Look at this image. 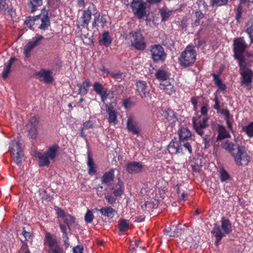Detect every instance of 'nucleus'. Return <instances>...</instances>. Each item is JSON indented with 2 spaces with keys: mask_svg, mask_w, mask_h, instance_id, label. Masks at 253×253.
I'll use <instances>...</instances> for the list:
<instances>
[{
  "mask_svg": "<svg viewBox=\"0 0 253 253\" xmlns=\"http://www.w3.org/2000/svg\"><path fill=\"white\" fill-rule=\"evenodd\" d=\"M16 60V58L11 57L7 63L4 64V68L1 73V76L4 79H6L7 78L10 72L12 65L13 63Z\"/></svg>",
  "mask_w": 253,
  "mask_h": 253,
  "instance_id": "33",
  "label": "nucleus"
},
{
  "mask_svg": "<svg viewBox=\"0 0 253 253\" xmlns=\"http://www.w3.org/2000/svg\"><path fill=\"white\" fill-rule=\"evenodd\" d=\"M203 141L204 144V148L208 149L210 146L211 140L208 135H206L203 137Z\"/></svg>",
  "mask_w": 253,
  "mask_h": 253,
  "instance_id": "59",
  "label": "nucleus"
},
{
  "mask_svg": "<svg viewBox=\"0 0 253 253\" xmlns=\"http://www.w3.org/2000/svg\"><path fill=\"white\" fill-rule=\"evenodd\" d=\"M187 27V18L186 17L182 18L181 20L180 21V24L178 26V28L180 29L186 30Z\"/></svg>",
  "mask_w": 253,
  "mask_h": 253,
  "instance_id": "52",
  "label": "nucleus"
},
{
  "mask_svg": "<svg viewBox=\"0 0 253 253\" xmlns=\"http://www.w3.org/2000/svg\"><path fill=\"white\" fill-rule=\"evenodd\" d=\"M208 117H203L200 118L199 120H193V127L195 131L200 136H203L204 134V130L209 126Z\"/></svg>",
  "mask_w": 253,
  "mask_h": 253,
  "instance_id": "14",
  "label": "nucleus"
},
{
  "mask_svg": "<svg viewBox=\"0 0 253 253\" xmlns=\"http://www.w3.org/2000/svg\"><path fill=\"white\" fill-rule=\"evenodd\" d=\"M36 157L38 159L39 164L40 167H48L49 166L50 159L44 153H38L36 154Z\"/></svg>",
  "mask_w": 253,
  "mask_h": 253,
  "instance_id": "32",
  "label": "nucleus"
},
{
  "mask_svg": "<svg viewBox=\"0 0 253 253\" xmlns=\"http://www.w3.org/2000/svg\"><path fill=\"white\" fill-rule=\"evenodd\" d=\"M227 125L228 128L232 132L233 131V128L232 126L233 119L231 117L229 118L227 120H225Z\"/></svg>",
  "mask_w": 253,
  "mask_h": 253,
  "instance_id": "63",
  "label": "nucleus"
},
{
  "mask_svg": "<svg viewBox=\"0 0 253 253\" xmlns=\"http://www.w3.org/2000/svg\"><path fill=\"white\" fill-rule=\"evenodd\" d=\"M54 210L58 218H62L64 223L69 229H71V226L75 222L76 218L65 212L64 210L58 207H55Z\"/></svg>",
  "mask_w": 253,
  "mask_h": 253,
  "instance_id": "13",
  "label": "nucleus"
},
{
  "mask_svg": "<svg viewBox=\"0 0 253 253\" xmlns=\"http://www.w3.org/2000/svg\"><path fill=\"white\" fill-rule=\"evenodd\" d=\"M249 36L250 40V44L253 43V23L249 26L245 31Z\"/></svg>",
  "mask_w": 253,
  "mask_h": 253,
  "instance_id": "50",
  "label": "nucleus"
},
{
  "mask_svg": "<svg viewBox=\"0 0 253 253\" xmlns=\"http://www.w3.org/2000/svg\"><path fill=\"white\" fill-rule=\"evenodd\" d=\"M94 218V215L92 212L88 210L84 216V220L86 223H91Z\"/></svg>",
  "mask_w": 253,
  "mask_h": 253,
  "instance_id": "51",
  "label": "nucleus"
},
{
  "mask_svg": "<svg viewBox=\"0 0 253 253\" xmlns=\"http://www.w3.org/2000/svg\"><path fill=\"white\" fill-rule=\"evenodd\" d=\"M98 211L102 215H104V216L111 218H112L117 213V211L111 207L102 208L98 210Z\"/></svg>",
  "mask_w": 253,
  "mask_h": 253,
  "instance_id": "29",
  "label": "nucleus"
},
{
  "mask_svg": "<svg viewBox=\"0 0 253 253\" xmlns=\"http://www.w3.org/2000/svg\"><path fill=\"white\" fill-rule=\"evenodd\" d=\"M93 124L92 121L89 120L84 123L83 124V126L82 127L83 128V129H84L85 130H86L93 128Z\"/></svg>",
  "mask_w": 253,
  "mask_h": 253,
  "instance_id": "56",
  "label": "nucleus"
},
{
  "mask_svg": "<svg viewBox=\"0 0 253 253\" xmlns=\"http://www.w3.org/2000/svg\"><path fill=\"white\" fill-rule=\"evenodd\" d=\"M209 111L208 105L207 104H203L201 108V113L204 117H207L208 112Z\"/></svg>",
  "mask_w": 253,
  "mask_h": 253,
  "instance_id": "60",
  "label": "nucleus"
},
{
  "mask_svg": "<svg viewBox=\"0 0 253 253\" xmlns=\"http://www.w3.org/2000/svg\"><path fill=\"white\" fill-rule=\"evenodd\" d=\"M197 51L195 46L192 44H188L178 58L180 65L184 68L192 66L196 61Z\"/></svg>",
  "mask_w": 253,
  "mask_h": 253,
  "instance_id": "2",
  "label": "nucleus"
},
{
  "mask_svg": "<svg viewBox=\"0 0 253 253\" xmlns=\"http://www.w3.org/2000/svg\"><path fill=\"white\" fill-rule=\"evenodd\" d=\"M171 74L168 70L159 69L156 71L155 76L157 79L161 82H165L169 80Z\"/></svg>",
  "mask_w": 253,
  "mask_h": 253,
  "instance_id": "24",
  "label": "nucleus"
},
{
  "mask_svg": "<svg viewBox=\"0 0 253 253\" xmlns=\"http://www.w3.org/2000/svg\"><path fill=\"white\" fill-rule=\"evenodd\" d=\"M106 111L108 114V121L109 123H117V112L115 111L113 107H108Z\"/></svg>",
  "mask_w": 253,
  "mask_h": 253,
  "instance_id": "34",
  "label": "nucleus"
},
{
  "mask_svg": "<svg viewBox=\"0 0 253 253\" xmlns=\"http://www.w3.org/2000/svg\"><path fill=\"white\" fill-rule=\"evenodd\" d=\"M221 227L222 232L219 226L213 228L211 231L212 234H214L215 237V244L218 245L222 238L225 236V234H229L232 231V226L231 221L229 219L222 217L221 219Z\"/></svg>",
  "mask_w": 253,
  "mask_h": 253,
  "instance_id": "6",
  "label": "nucleus"
},
{
  "mask_svg": "<svg viewBox=\"0 0 253 253\" xmlns=\"http://www.w3.org/2000/svg\"><path fill=\"white\" fill-rule=\"evenodd\" d=\"M143 169V166L141 162L132 161L128 162L126 165V170L130 174L139 173Z\"/></svg>",
  "mask_w": 253,
  "mask_h": 253,
  "instance_id": "18",
  "label": "nucleus"
},
{
  "mask_svg": "<svg viewBox=\"0 0 253 253\" xmlns=\"http://www.w3.org/2000/svg\"><path fill=\"white\" fill-rule=\"evenodd\" d=\"M112 42L111 37L110 35L109 32L105 31L103 33L101 38L99 40V43L100 45H104L106 47L109 46Z\"/></svg>",
  "mask_w": 253,
  "mask_h": 253,
  "instance_id": "31",
  "label": "nucleus"
},
{
  "mask_svg": "<svg viewBox=\"0 0 253 253\" xmlns=\"http://www.w3.org/2000/svg\"><path fill=\"white\" fill-rule=\"evenodd\" d=\"M115 179V169H111L109 170L106 171L101 177L102 184L110 186L114 181Z\"/></svg>",
  "mask_w": 253,
  "mask_h": 253,
  "instance_id": "20",
  "label": "nucleus"
},
{
  "mask_svg": "<svg viewBox=\"0 0 253 253\" xmlns=\"http://www.w3.org/2000/svg\"><path fill=\"white\" fill-rule=\"evenodd\" d=\"M39 194L40 199L42 201H50L52 199V197L44 189H40L39 190Z\"/></svg>",
  "mask_w": 253,
  "mask_h": 253,
  "instance_id": "43",
  "label": "nucleus"
},
{
  "mask_svg": "<svg viewBox=\"0 0 253 253\" xmlns=\"http://www.w3.org/2000/svg\"><path fill=\"white\" fill-rule=\"evenodd\" d=\"M92 10L97 11L96 6L93 3H91L86 9L83 11L82 15L80 18V21H79V24H77L78 29H88V24L92 17Z\"/></svg>",
  "mask_w": 253,
  "mask_h": 253,
  "instance_id": "10",
  "label": "nucleus"
},
{
  "mask_svg": "<svg viewBox=\"0 0 253 253\" xmlns=\"http://www.w3.org/2000/svg\"><path fill=\"white\" fill-rule=\"evenodd\" d=\"M113 194L116 197L121 196L124 191V183L120 178H118V182L111 188Z\"/></svg>",
  "mask_w": 253,
  "mask_h": 253,
  "instance_id": "26",
  "label": "nucleus"
},
{
  "mask_svg": "<svg viewBox=\"0 0 253 253\" xmlns=\"http://www.w3.org/2000/svg\"><path fill=\"white\" fill-rule=\"evenodd\" d=\"M230 178V176L228 172L223 168L220 171V179L221 182H224Z\"/></svg>",
  "mask_w": 253,
  "mask_h": 253,
  "instance_id": "47",
  "label": "nucleus"
},
{
  "mask_svg": "<svg viewBox=\"0 0 253 253\" xmlns=\"http://www.w3.org/2000/svg\"><path fill=\"white\" fill-rule=\"evenodd\" d=\"M241 75L240 83L242 85L250 86L253 78V71L247 67V62H244L238 63Z\"/></svg>",
  "mask_w": 253,
  "mask_h": 253,
  "instance_id": "8",
  "label": "nucleus"
},
{
  "mask_svg": "<svg viewBox=\"0 0 253 253\" xmlns=\"http://www.w3.org/2000/svg\"><path fill=\"white\" fill-rule=\"evenodd\" d=\"M234 10L235 12V19L237 22H240L244 11L246 10V9H244L237 6Z\"/></svg>",
  "mask_w": 253,
  "mask_h": 253,
  "instance_id": "44",
  "label": "nucleus"
},
{
  "mask_svg": "<svg viewBox=\"0 0 253 253\" xmlns=\"http://www.w3.org/2000/svg\"><path fill=\"white\" fill-rule=\"evenodd\" d=\"M93 15L94 18L92 22V28H97L98 23H100L102 27L106 25L107 21L104 15H101L100 13L97 12L94 14Z\"/></svg>",
  "mask_w": 253,
  "mask_h": 253,
  "instance_id": "23",
  "label": "nucleus"
},
{
  "mask_svg": "<svg viewBox=\"0 0 253 253\" xmlns=\"http://www.w3.org/2000/svg\"><path fill=\"white\" fill-rule=\"evenodd\" d=\"M172 11L169 10L167 8H162L160 9V13L162 21H167L172 14Z\"/></svg>",
  "mask_w": 253,
  "mask_h": 253,
  "instance_id": "39",
  "label": "nucleus"
},
{
  "mask_svg": "<svg viewBox=\"0 0 253 253\" xmlns=\"http://www.w3.org/2000/svg\"><path fill=\"white\" fill-rule=\"evenodd\" d=\"M41 21L42 24L39 27L40 29L45 30L50 26V20L48 16L47 11H46L45 13H43L42 17L41 18Z\"/></svg>",
  "mask_w": 253,
  "mask_h": 253,
  "instance_id": "36",
  "label": "nucleus"
},
{
  "mask_svg": "<svg viewBox=\"0 0 253 253\" xmlns=\"http://www.w3.org/2000/svg\"><path fill=\"white\" fill-rule=\"evenodd\" d=\"M136 91L138 94L142 97H146L147 94L149 93L147 89V83L145 81H137L136 82Z\"/></svg>",
  "mask_w": 253,
  "mask_h": 253,
  "instance_id": "21",
  "label": "nucleus"
},
{
  "mask_svg": "<svg viewBox=\"0 0 253 253\" xmlns=\"http://www.w3.org/2000/svg\"><path fill=\"white\" fill-rule=\"evenodd\" d=\"M250 2L249 0H239V3L237 5V6L246 9V7H248L250 5Z\"/></svg>",
  "mask_w": 253,
  "mask_h": 253,
  "instance_id": "53",
  "label": "nucleus"
},
{
  "mask_svg": "<svg viewBox=\"0 0 253 253\" xmlns=\"http://www.w3.org/2000/svg\"><path fill=\"white\" fill-rule=\"evenodd\" d=\"M42 0H30L28 5L30 9L31 12L34 13L37 10V8L42 5Z\"/></svg>",
  "mask_w": 253,
  "mask_h": 253,
  "instance_id": "38",
  "label": "nucleus"
},
{
  "mask_svg": "<svg viewBox=\"0 0 253 253\" xmlns=\"http://www.w3.org/2000/svg\"><path fill=\"white\" fill-rule=\"evenodd\" d=\"M84 248L82 245H77L73 248V253H84Z\"/></svg>",
  "mask_w": 253,
  "mask_h": 253,
  "instance_id": "64",
  "label": "nucleus"
},
{
  "mask_svg": "<svg viewBox=\"0 0 253 253\" xmlns=\"http://www.w3.org/2000/svg\"><path fill=\"white\" fill-rule=\"evenodd\" d=\"M39 124V117L37 116H34L30 119L28 126H30L31 127L37 128Z\"/></svg>",
  "mask_w": 253,
  "mask_h": 253,
  "instance_id": "48",
  "label": "nucleus"
},
{
  "mask_svg": "<svg viewBox=\"0 0 253 253\" xmlns=\"http://www.w3.org/2000/svg\"><path fill=\"white\" fill-rule=\"evenodd\" d=\"M11 8L9 7L6 0H0V13L4 14L7 11L10 12Z\"/></svg>",
  "mask_w": 253,
  "mask_h": 253,
  "instance_id": "41",
  "label": "nucleus"
},
{
  "mask_svg": "<svg viewBox=\"0 0 253 253\" xmlns=\"http://www.w3.org/2000/svg\"><path fill=\"white\" fill-rule=\"evenodd\" d=\"M87 154V165L88 167V173L89 174H94L97 172V167L92 158L90 152L88 151Z\"/></svg>",
  "mask_w": 253,
  "mask_h": 253,
  "instance_id": "28",
  "label": "nucleus"
},
{
  "mask_svg": "<svg viewBox=\"0 0 253 253\" xmlns=\"http://www.w3.org/2000/svg\"><path fill=\"white\" fill-rule=\"evenodd\" d=\"M130 7L134 15L138 19H141L146 14V3L143 0H132Z\"/></svg>",
  "mask_w": 253,
  "mask_h": 253,
  "instance_id": "12",
  "label": "nucleus"
},
{
  "mask_svg": "<svg viewBox=\"0 0 253 253\" xmlns=\"http://www.w3.org/2000/svg\"><path fill=\"white\" fill-rule=\"evenodd\" d=\"M242 130L250 138L253 137V122H250L248 125L243 127Z\"/></svg>",
  "mask_w": 253,
  "mask_h": 253,
  "instance_id": "40",
  "label": "nucleus"
},
{
  "mask_svg": "<svg viewBox=\"0 0 253 253\" xmlns=\"http://www.w3.org/2000/svg\"><path fill=\"white\" fill-rule=\"evenodd\" d=\"M21 234L24 236V239H21V241L22 243V246H24V245H27V242L31 239V237L32 236V234L30 232H27L25 230V228L23 229V231L22 232Z\"/></svg>",
  "mask_w": 253,
  "mask_h": 253,
  "instance_id": "45",
  "label": "nucleus"
},
{
  "mask_svg": "<svg viewBox=\"0 0 253 253\" xmlns=\"http://www.w3.org/2000/svg\"><path fill=\"white\" fill-rule=\"evenodd\" d=\"M250 45L246 42L243 37L236 38L233 40V57L237 61L238 63L246 62L244 54Z\"/></svg>",
  "mask_w": 253,
  "mask_h": 253,
  "instance_id": "3",
  "label": "nucleus"
},
{
  "mask_svg": "<svg viewBox=\"0 0 253 253\" xmlns=\"http://www.w3.org/2000/svg\"><path fill=\"white\" fill-rule=\"evenodd\" d=\"M118 227L120 231L126 232L129 228V223L126 219H120L118 221Z\"/></svg>",
  "mask_w": 253,
  "mask_h": 253,
  "instance_id": "42",
  "label": "nucleus"
},
{
  "mask_svg": "<svg viewBox=\"0 0 253 253\" xmlns=\"http://www.w3.org/2000/svg\"><path fill=\"white\" fill-rule=\"evenodd\" d=\"M108 74L112 78L118 82H121L123 79V73L121 72H108Z\"/></svg>",
  "mask_w": 253,
  "mask_h": 253,
  "instance_id": "46",
  "label": "nucleus"
},
{
  "mask_svg": "<svg viewBox=\"0 0 253 253\" xmlns=\"http://www.w3.org/2000/svg\"><path fill=\"white\" fill-rule=\"evenodd\" d=\"M91 85V83L88 79H86L82 83L78 84L77 86L79 87L78 94L84 96L88 93L89 87Z\"/></svg>",
  "mask_w": 253,
  "mask_h": 253,
  "instance_id": "25",
  "label": "nucleus"
},
{
  "mask_svg": "<svg viewBox=\"0 0 253 253\" xmlns=\"http://www.w3.org/2000/svg\"><path fill=\"white\" fill-rule=\"evenodd\" d=\"M109 95V91H108L107 89L103 90L102 92L101 93V94H99V95L101 97V100L102 102H105V101L107 100Z\"/></svg>",
  "mask_w": 253,
  "mask_h": 253,
  "instance_id": "57",
  "label": "nucleus"
},
{
  "mask_svg": "<svg viewBox=\"0 0 253 253\" xmlns=\"http://www.w3.org/2000/svg\"><path fill=\"white\" fill-rule=\"evenodd\" d=\"M93 89L97 94H101L103 90V85L98 82H95L93 85Z\"/></svg>",
  "mask_w": 253,
  "mask_h": 253,
  "instance_id": "49",
  "label": "nucleus"
},
{
  "mask_svg": "<svg viewBox=\"0 0 253 253\" xmlns=\"http://www.w3.org/2000/svg\"><path fill=\"white\" fill-rule=\"evenodd\" d=\"M9 151L16 164L20 165L23 157L21 143L18 141H11L9 144Z\"/></svg>",
  "mask_w": 253,
  "mask_h": 253,
  "instance_id": "11",
  "label": "nucleus"
},
{
  "mask_svg": "<svg viewBox=\"0 0 253 253\" xmlns=\"http://www.w3.org/2000/svg\"><path fill=\"white\" fill-rule=\"evenodd\" d=\"M160 88L169 95H172L175 92L173 85L169 81L161 82Z\"/></svg>",
  "mask_w": 253,
  "mask_h": 253,
  "instance_id": "30",
  "label": "nucleus"
},
{
  "mask_svg": "<svg viewBox=\"0 0 253 253\" xmlns=\"http://www.w3.org/2000/svg\"><path fill=\"white\" fill-rule=\"evenodd\" d=\"M40 14L33 17L28 16L26 17V20L24 21V24L28 27L29 29L33 30V27L35 24V21L40 19Z\"/></svg>",
  "mask_w": 253,
  "mask_h": 253,
  "instance_id": "37",
  "label": "nucleus"
},
{
  "mask_svg": "<svg viewBox=\"0 0 253 253\" xmlns=\"http://www.w3.org/2000/svg\"><path fill=\"white\" fill-rule=\"evenodd\" d=\"M28 133L31 138H35L37 134V129L36 127H31L28 129Z\"/></svg>",
  "mask_w": 253,
  "mask_h": 253,
  "instance_id": "55",
  "label": "nucleus"
},
{
  "mask_svg": "<svg viewBox=\"0 0 253 253\" xmlns=\"http://www.w3.org/2000/svg\"><path fill=\"white\" fill-rule=\"evenodd\" d=\"M43 244L48 247V253H64V250L58 242L56 236L50 232L45 234Z\"/></svg>",
  "mask_w": 253,
  "mask_h": 253,
  "instance_id": "7",
  "label": "nucleus"
},
{
  "mask_svg": "<svg viewBox=\"0 0 253 253\" xmlns=\"http://www.w3.org/2000/svg\"><path fill=\"white\" fill-rule=\"evenodd\" d=\"M168 151L171 155L181 156L187 153L191 155L192 148L189 143H182L179 140H172L167 147Z\"/></svg>",
  "mask_w": 253,
  "mask_h": 253,
  "instance_id": "4",
  "label": "nucleus"
},
{
  "mask_svg": "<svg viewBox=\"0 0 253 253\" xmlns=\"http://www.w3.org/2000/svg\"><path fill=\"white\" fill-rule=\"evenodd\" d=\"M59 146L57 144H54L50 147L44 153L48 157L50 160H54L57 155Z\"/></svg>",
  "mask_w": 253,
  "mask_h": 253,
  "instance_id": "35",
  "label": "nucleus"
},
{
  "mask_svg": "<svg viewBox=\"0 0 253 253\" xmlns=\"http://www.w3.org/2000/svg\"><path fill=\"white\" fill-rule=\"evenodd\" d=\"M216 141H221L225 138L231 137L229 132L226 130L225 126L222 125H218Z\"/></svg>",
  "mask_w": 253,
  "mask_h": 253,
  "instance_id": "27",
  "label": "nucleus"
},
{
  "mask_svg": "<svg viewBox=\"0 0 253 253\" xmlns=\"http://www.w3.org/2000/svg\"><path fill=\"white\" fill-rule=\"evenodd\" d=\"M52 71L50 70H45L42 68L39 71L35 73V76L40 81H44L46 83H51L53 81V78L52 76Z\"/></svg>",
  "mask_w": 253,
  "mask_h": 253,
  "instance_id": "17",
  "label": "nucleus"
},
{
  "mask_svg": "<svg viewBox=\"0 0 253 253\" xmlns=\"http://www.w3.org/2000/svg\"><path fill=\"white\" fill-rule=\"evenodd\" d=\"M42 35H37L33 38L32 40L29 41L24 46V54L26 57L29 58L31 56L32 50L37 46L40 44L41 41L43 39Z\"/></svg>",
  "mask_w": 253,
  "mask_h": 253,
  "instance_id": "15",
  "label": "nucleus"
},
{
  "mask_svg": "<svg viewBox=\"0 0 253 253\" xmlns=\"http://www.w3.org/2000/svg\"><path fill=\"white\" fill-rule=\"evenodd\" d=\"M126 39L130 42L131 45L139 51H143L146 47L145 38L139 30L131 31L126 35Z\"/></svg>",
  "mask_w": 253,
  "mask_h": 253,
  "instance_id": "5",
  "label": "nucleus"
},
{
  "mask_svg": "<svg viewBox=\"0 0 253 253\" xmlns=\"http://www.w3.org/2000/svg\"><path fill=\"white\" fill-rule=\"evenodd\" d=\"M179 141L182 143H191L193 142L192 132L187 127H181L178 130Z\"/></svg>",
  "mask_w": 253,
  "mask_h": 253,
  "instance_id": "16",
  "label": "nucleus"
},
{
  "mask_svg": "<svg viewBox=\"0 0 253 253\" xmlns=\"http://www.w3.org/2000/svg\"><path fill=\"white\" fill-rule=\"evenodd\" d=\"M149 50L151 59L154 63H163L167 58V54L160 44H153L150 46Z\"/></svg>",
  "mask_w": 253,
  "mask_h": 253,
  "instance_id": "9",
  "label": "nucleus"
},
{
  "mask_svg": "<svg viewBox=\"0 0 253 253\" xmlns=\"http://www.w3.org/2000/svg\"><path fill=\"white\" fill-rule=\"evenodd\" d=\"M18 253H31L28 245L21 246Z\"/></svg>",
  "mask_w": 253,
  "mask_h": 253,
  "instance_id": "61",
  "label": "nucleus"
},
{
  "mask_svg": "<svg viewBox=\"0 0 253 253\" xmlns=\"http://www.w3.org/2000/svg\"><path fill=\"white\" fill-rule=\"evenodd\" d=\"M221 147L230 154L237 166H242L249 165L250 157L244 146L227 141L222 144Z\"/></svg>",
  "mask_w": 253,
  "mask_h": 253,
  "instance_id": "1",
  "label": "nucleus"
},
{
  "mask_svg": "<svg viewBox=\"0 0 253 253\" xmlns=\"http://www.w3.org/2000/svg\"><path fill=\"white\" fill-rule=\"evenodd\" d=\"M59 227H60V229L63 234L62 237H66V236H68V233H67V231L68 227L66 224L60 223Z\"/></svg>",
  "mask_w": 253,
  "mask_h": 253,
  "instance_id": "58",
  "label": "nucleus"
},
{
  "mask_svg": "<svg viewBox=\"0 0 253 253\" xmlns=\"http://www.w3.org/2000/svg\"><path fill=\"white\" fill-rule=\"evenodd\" d=\"M123 106L126 109H129L131 107L132 102L129 99H124L123 100Z\"/></svg>",
  "mask_w": 253,
  "mask_h": 253,
  "instance_id": "54",
  "label": "nucleus"
},
{
  "mask_svg": "<svg viewBox=\"0 0 253 253\" xmlns=\"http://www.w3.org/2000/svg\"><path fill=\"white\" fill-rule=\"evenodd\" d=\"M163 120H166L170 125H174L177 121V118L175 112L170 109L162 110L161 113Z\"/></svg>",
  "mask_w": 253,
  "mask_h": 253,
  "instance_id": "19",
  "label": "nucleus"
},
{
  "mask_svg": "<svg viewBox=\"0 0 253 253\" xmlns=\"http://www.w3.org/2000/svg\"><path fill=\"white\" fill-rule=\"evenodd\" d=\"M126 127L128 131L132 132L134 134H138L140 132V129L138 127L137 123L135 121L132 117H128Z\"/></svg>",
  "mask_w": 253,
  "mask_h": 253,
  "instance_id": "22",
  "label": "nucleus"
},
{
  "mask_svg": "<svg viewBox=\"0 0 253 253\" xmlns=\"http://www.w3.org/2000/svg\"><path fill=\"white\" fill-rule=\"evenodd\" d=\"M211 76L213 77L214 83L217 86L222 83V82L220 79L218 75L213 73L211 74Z\"/></svg>",
  "mask_w": 253,
  "mask_h": 253,
  "instance_id": "62",
  "label": "nucleus"
}]
</instances>
